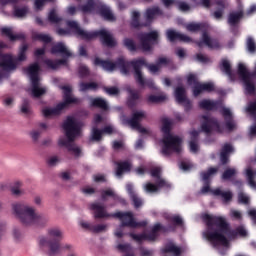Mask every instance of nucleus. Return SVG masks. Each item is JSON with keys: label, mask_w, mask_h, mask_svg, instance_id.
<instances>
[{"label": "nucleus", "mask_w": 256, "mask_h": 256, "mask_svg": "<svg viewBox=\"0 0 256 256\" xmlns=\"http://www.w3.org/2000/svg\"><path fill=\"white\" fill-rule=\"evenodd\" d=\"M203 219L207 225L206 238L213 247H229V239H237V237H247V230L243 226H238L235 230L231 229V225L225 217L213 216L205 214ZM227 235V236H225Z\"/></svg>", "instance_id": "f257e3e1"}, {"label": "nucleus", "mask_w": 256, "mask_h": 256, "mask_svg": "<svg viewBox=\"0 0 256 256\" xmlns=\"http://www.w3.org/2000/svg\"><path fill=\"white\" fill-rule=\"evenodd\" d=\"M91 211H94V218L96 219H107V217H114L121 221L120 227H130L131 229H137V227H147V222L135 221L133 212H115L114 214L107 213V209L104 205L99 202L92 203L90 205Z\"/></svg>", "instance_id": "f03ea898"}, {"label": "nucleus", "mask_w": 256, "mask_h": 256, "mask_svg": "<svg viewBox=\"0 0 256 256\" xmlns=\"http://www.w3.org/2000/svg\"><path fill=\"white\" fill-rule=\"evenodd\" d=\"M12 209L20 223L26 227L31 225H34L35 227H45V225L49 223V218L47 216L35 213V209L28 205L16 203L12 205Z\"/></svg>", "instance_id": "7ed1b4c3"}, {"label": "nucleus", "mask_w": 256, "mask_h": 256, "mask_svg": "<svg viewBox=\"0 0 256 256\" xmlns=\"http://www.w3.org/2000/svg\"><path fill=\"white\" fill-rule=\"evenodd\" d=\"M63 129L67 138H60L58 145L60 147H66L69 153H73L75 157H81V148L75 145V137L81 133V127L79 122H76L75 118L68 116L63 123Z\"/></svg>", "instance_id": "20e7f679"}, {"label": "nucleus", "mask_w": 256, "mask_h": 256, "mask_svg": "<svg viewBox=\"0 0 256 256\" xmlns=\"http://www.w3.org/2000/svg\"><path fill=\"white\" fill-rule=\"evenodd\" d=\"M67 26L69 27V29H72V31H74L77 37L83 39V41H91L92 39L99 37L104 47H117V40H115V38H113V35H111V33H109L105 29L87 32L83 30L81 26H79V23L73 20L68 21Z\"/></svg>", "instance_id": "39448f33"}, {"label": "nucleus", "mask_w": 256, "mask_h": 256, "mask_svg": "<svg viewBox=\"0 0 256 256\" xmlns=\"http://www.w3.org/2000/svg\"><path fill=\"white\" fill-rule=\"evenodd\" d=\"M49 239L42 237L40 238V245L48 247V255L54 256L61 253V249H72V245L66 244L61 246V239H63V232L59 228H50L48 229Z\"/></svg>", "instance_id": "423d86ee"}, {"label": "nucleus", "mask_w": 256, "mask_h": 256, "mask_svg": "<svg viewBox=\"0 0 256 256\" xmlns=\"http://www.w3.org/2000/svg\"><path fill=\"white\" fill-rule=\"evenodd\" d=\"M162 132L166 135L162 140L163 155H171L172 152L181 153V143L183 140L178 136L171 135V121L167 118L162 120Z\"/></svg>", "instance_id": "0eeeda50"}, {"label": "nucleus", "mask_w": 256, "mask_h": 256, "mask_svg": "<svg viewBox=\"0 0 256 256\" xmlns=\"http://www.w3.org/2000/svg\"><path fill=\"white\" fill-rule=\"evenodd\" d=\"M94 65L102 67L105 71H115L119 69L123 75H129V68L131 67V61L125 60V57L120 56L115 62L110 60H101L97 57L94 59Z\"/></svg>", "instance_id": "6e6552de"}, {"label": "nucleus", "mask_w": 256, "mask_h": 256, "mask_svg": "<svg viewBox=\"0 0 256 256\" xmlns=\"http://www.w3.org/2000/svg\"><path fill=\"white\" fill-rule=\"evenodd\" d=\"M32 85V97H35L36 99H39V97H42V95H45L47 93V90L45 88L39 87V71H41V66H39L38 62H35L31 64L26 69Z\"/></svg>", "instance_id": "1a4fd4ad"}, {"label": "nucleus", "mask_w": 256, "mask_h": 256, "mask_svg": "<svg viewBox=\"0 0 256 256\" xmlns=\"http://www.w3.org/2000/svg\"><path fill=\"white\" fill-rule=\"evenodd\" d=\"M131 67L134 70V79L140 87H148L149 89H155V82L153 79H145L143 77V72L141 71V67L145 64V58H138L130 61Z\"/></svg>", "instance_id": "9d476101"}, {"label": "nucleus", "mask_w": 256, "mask_h": 256, "mask_svg": "<svg viewBox=\"0 0 256 256\" xmlns=\"http://www.w3.org/2000/svg\"><path fill=\"white\" fill-rule=\"evenodd\" d=\"M187 83L188 85H194L192 87L194 97H199L201 93H213V91H215V84H213V82L201 83L195 74L188 75Z\"/></svg>", "instance_id": "9b49d317"}, {"label": "nucleus", "mask_w": 256, "mask_h": 256, "mask_svg": "<svg viewBox=\"0 0 256 256\" xmlns=\"http://www.w3.org/2000/svg\"><path fill=\"white\" fill-rule=\"evenodd\" d=\"M140 48L144 52H149L153 49V45H159V32L153 30L150 32L141 33L138 36Z\"/></svg>", "instance_id": "f8f14e48"}, {"label": "nucleus", "mask_w": 256, "mask_h": 256, "mask_svg": "<svg viewBox=\"0 0 256 256\" xmlns=\"http://www.w3.org/2000/svg\"><path fill=\"white\" fill-rule=\"evenodd\" d=\"M194 43L199 49H202L204 45L208 47V49H221L219 40L217 38H211L207 32H203L201 39L194 41Z\"/></svg>", "instance_id": "ddd939ff"}, {"label": "nucleus", "mask_w": 256, "mask_h": 256, "mask_svg": "<svg viewBox=\"0 0 256 256\" xmlns=\"http://www.w3.org/2000/svg\"><path fill=\"white\" fill-rule=\"evenodd\" d=\"M203 122L201 124V129L204 133H211V131H217L221 133V124L217 118L209 117L207 115L202 116Z\"/></svg>", "instance_id": "4468645a"}, {"label": "nucleus", "mask_w": 256, "mask_h": 256, "mask_svg": "<svg viewBox=\"0 0 256 256\" xmlns=\"http://www.w3.org/2000/svg\"><path fill=\"white\" fill-rule=\"evenodd\" d=\"M243 15L244 13L242 10L229 13L227 23L230 26V31L233 35H237V25L241 23Z\"/></svg>", "instance_id": "2eb2a0df"}, {"label": "nucleus", "mask_w": 256, "mask_h": 256, "mask_svg": "<svg viewBox=\"0 0 256 256\" xmlns=\"http://www.w3.org/2000/svg\"><path fill=\"white\" fill-rule=\"evenodd\" d=\"M145 117H147L145 111H136L132 114L131 118H124L123 123L124 125H129L132 129H138Z\"/></svg>", "instance_id": "dca6fc26"}, {"label": "nucleus", "mask_w": 256, "mask_h": 256, "mask_svg": "<svg viewBox=\"0 0 256 256\" xmlns=\"http://www.w3.org/2000/svg\"><path fill=\"white\" fill-rule=\"evenodd\" d=\"M166 37L170 43H175V41H180L181 43H193L192 37L176 32L173 29L167 30Z\"/></svg>", "instance_id": "f3484780"}, {"label": "nucleus", "mask_w": 256, "mask_h": 256, "mask_svg": "<svg viewBox=\"0 0 256 256\" xmlns=\"http://www.w3.org/2000/svg\"><path fill=\"white\" fill-rule=\"evenodd\" d=\"M221 115L224 118L227 131H235V129H237V123L235 122V119H233V113H231V110L224 107L221 110Z\"/></svg>", "instance_id": "a211bd4d"}, {"label": "nucleus", "mask_w": 256, "mask_h": 256, "mask_svg": "<svg viewBox=\"0 0 256 256\" xmlns=\"http://www.w3.org/2000/svg\"><path fill=\"white\" fill-rule=\"evenodd\" d=\"M161 15H163V10H161L159 6L147 8L144 13V17L146 19V23H148V27L153 23V21H155L156 17H161Z\"/></svg>", "instance_id": "6ab92c4d"}, {"label": "nucleus", "mask_w": 256, "mask_h": 256, "mask_svg": "<svg viewBox=\"0 0 256 256\" xmlns=\"http://www.w3.org/2000/svg\"><path fill=\"white\" fill-rule=\"evenodd\" d=\"M0 67L4 71H13L17 69V64L13 61V56L11 54H4L0 57Z\"/></svg>", "instance_id": "aec40b11"}, {"label": "nucleus", "mask_w": 256, "mask_h": 256, "mask_svg": "<svg viewBox=\"0 0 256 256\" xmlns=\"http://www.w3.org/2000/svg\"><path fill=\"white\" fill-rule=\"evenodd\" d=\"M126 91L129 94L127 98V106L129 109H135V107H137V101L141 99V94L132 88H127Z\"/></svg>", "instance_id": "412c9836"}, {"label": "nucleus", "mask_w": 256, "mask_h": 256, "mask_svg": "<svg viewBox=\"0 0 256 256\" xmlns=\"http://www.w3.org/2000/svg\"><path fill=\"white\" fill-rule=\"evenodd\" d=\"M129 236L134 240L137 241V243H142L143 241H155L157 237H159L158 234H155V232H150L148 234H134L130 233Z\"/></svg>", "instance_id": "4be33fe9"}, {"label": "nucleus", "mask_w": 256, "mask_h": 256, "mask_svg": "<svg viewBox=\"0 0 256 256\" xmlns=\"http://www.w3.org/2000/svg\"><path fill=\"white\" fill-rule=\"evenodd\" d=\"M1 35L7 37L9 41H25V34H13V29L11 28H1Z\"/></svg>", "instance_id": "5701e85b"}, {"label": "nucleus", "mask_w": 256, "mask_h": 256, "mask_svg": "<svg viewBox=\"0 0 256 256\" xmlns=\"http://www.w3.org/2000/svg\"><path fill=\"white\" fill-rule=\"evenodd\" d=\"M62 91H64V101L61 102L64 106L73 105L79 103V99L71 96V92L73 91L70 86H62Z\"/></svg>", "instance_id": "b1692460"}, {"label": "nucleus", "mask_w": 256, "mask_h": 256, "mask_svg": "<svg viewBox=\"0 0 256 256\" xmlns=\"http://www.w3.org/2000/svg\"><path fill=\"white\" fill-rule=\"evenodd\" d=\"M66 107L65 104L59 103L54 108H44L42 113L46 119L49 117H57V115H59Z\"/></svg>", "instance_id": "393cba45"}, {"label": "nucleus", "mask_w": 256, "mask_h": 256, "mask_svg": "<svg viewBox=\"0 0 256 256\" xmlns=\"http://www.w3.org/2000/svg\"><path fill=\"white\" fill-rule=\"evenodd\" d=\"M141 13L138 11H133L132 12V18L130 21V27L132 29H141L142 27H149V23L146 22H141Z\"/></svg>", "instance_id": "a878e982"}, {"label": "nucleus", "mask_w": 256, "mask_h": 256, "mask_svg": "<svg viewBox=\"0 0 256 256\" xmlns=\"http://www.w3.org/2000/svg\"><path fill=\"white\" fill-rule=\"evenodd\" d=\"M220 70L222 73H225L227 75L228 79L230 81H235L237 79V76H235V73H233V70L231 69V63L227 59H223L220 64Z\"/></svg>", "instance_id": "bb28decb"}, {"label": "nucleus", "mask_w": 256, "mask_h": 256, "mask_svg": "<svg viewBox=\"0 0 256 256\" xmlns=\"http://www.w3.org/2000/svg\"><path fill=\"white\" fill-rule=\"evenodd\" d=\"M214 3L217 5L216 11L213 13V17L215 19H223V15L225 13V9H227V0H215Z\"/></svg>", "instance_id": "cd10ccee"}, {"label": "nucleus", "mask_w": 256, "mask_h": 256, "mask_svg": "<svg viewBox=\"0 0 256 256\" xmlns=\"http://www.w3.org/2000/svg\"><path fill=\"white\" fill-rule=\"evenodd\" d=\"M50 53L52 55H57L60 53V55L64 56V57H71V53L67 50V47L65 46V44H63V42H58L56 43L54 46H52Z\"/></svg>", "instance_id": "c85d7f7f"}, {"label": "nucleus", "mask_w": 256, "mask_h": 256, "mask_svg": "<svg viewBox=\"0 0 256 256\" xmlns=\"http://www.w3.org/2000/svg\"><path fill=\"white\" fill-rule=\"evenodd\" d=\"M233 146L229 143L224 144L220 152V161L222 165L229 163V154L233 153Z\"/></svg>", "instance_id": "c756f323"}, {"label": "nucleus", "mask_w": 256, "mask_h": 256, "mask_svg": "<svg viewBox=\"0 0 256 256\" xmlns=\"http://www.w3.org/2000/svg\"><path fill=\"white\" fill-rule=\"evenodd\" d=\"M90 107L101 109L102 111H109V104L107 103V100L101 97L91 98Z\"/></svg>", "instance_id": "7c9ffc66"}, {"label": "nucleus", "mask_w": 256, "mask_h": 256, "mask_svg": "<svg viewBox=\"0 0 256 256\" xmlns=\"http://www.w3.org/2000/svg\"><path fill=\"white\" fill-rule=\"evenodd\" d=\"M80 225L82 229H87L92 233H102V231H105V229H107V225L105 224L94 225L89 222H81Z\"/></svg>", "instance_id": "2f4dec72"}, {"label": "nucleus", "mask_w": 256, "mask_h": 256, "mask_svg": "<svg viewBox=\"0 0 256 256\" xmlns=\"http://www.w3.org/2000/svg\"><path fill=\"white\" fill-rule=\"evenodd\" d=\"M116 167V175L117 177H121L123 173H129L131 171V162L129 161H120L115 162Z\"/></svg>", "instance_id": "473e14b6"}, {"label": "nucleus", "mask_w": 256, "mask_h": 256, "mask_svg": "<svg viewBox=\"0 0 256 256\" xmlns=\"http://www.w3.org/2000/svg\"><path fill=\"white\" fill-rule=\"evenodd\" d=\"M190 135V151L192 153H197V151H199V131L193 130L190 132Z\"/></svg>", "instance_id": "72a5a7b5"}, {"label": "nucleus", "mask_w": 256, "mask_h": 256, "mask_svg": "<svg viewBox=\"0 0 256 256\" xmlns=\"http://www.w3.org/2000/svg\"><path fill=\"white\" fill-rule=\"evenodd\" d=\"M219 105H221L219 101L213 102L207 99L201 100L199 102L200 109H204L205 111H213L214 109H218Z\"/></svg>", "instance_id": "f704fd0d"}, {"label": "nucleus", "mask_w": 256, "mask_h": 256, "mask_svg": "<svg viewBox=\"0 0 256 256\" xmlns=\"http://www.w3.org/2000/svg\"><path fill=\"white\" fill-rule=\"evenodd\" d=\"M215 197H222L224 203H229L233 200V193L231 191L224 192L221 189L217 188L212 191Z\"/></svg>", "instance_id": "c9c22d12"}, {"label": "nucleus", "mask_w": 256, "mask_h": 256, "mask_svg": "<svg viewBox=\"0 0 256 256\" xmlns=\"http://www.w3.org/2000/svg\"><path fill=\"white\" fill-rule=\"evenodd\" d=\"M44 63L46 64V66L48 67V69H59V67H61V65H67V59L66 58H62L59 60H51V59H45Z\"/></svg>", "instance_id": "e433bc0d"}, {"label": "nucleus", "mask_w": 256, "mask_h": 256, "mask_svg": "<svg viewBox=\"0 0 256 256\" xmlns=\"http://www.w3.org/2000/svg\"><path fill=\"white\" fill-rule=\"evenodd\" d=\"M99 14L106 21H115V16L113 15V12H111V9H109V7L105 5L99 7Z\"/></svg>", "instance_id": "4c0bfd02"}, {"label": "nucleus", "mask_w": 256, "mask_h": 256, "mask_svg": "<svg viewBox=\"0 0 256 256\" xmlns=\"http://www.w3.org/2000/svg\"><path fill=\"white\" fill-rule=\"evenodd\" d=\"M99 84L97 82H81L79 84V91L85 93V91H97Z\"/></svg>", "instance_id": "58836bf2"}, {"label": "nucleus", "mask_w": 256, "mask_h": 256, "mask_svg": "<svg viewBox=\"0 0 256 256\" xmlns=\"http://www.w3.org/2000/svg\"><path fill=\"white\" fill-rule=\"evenodd\" d=\"M175 99L177 103H183L187 99V91L185 90V87L183 86L176 87Z\"/></svg>", "instance_id": "ea45409f"}, {"label": "nucleus", "mask_w": 256, "mask_h": 256, "mask_svg": "<svg viewBox=\"0 0 256 256\" xmlns=\"http://www.w3.org/2000/svg\"><path fill=\"white\" fill-rule=\"evenodd\" d=\"M123 45L128 51H130V53H135L139 49V47H137V44L135 43V40L131 38H124Z\"/></svg>", "instance_id": "a19ab883"}, {"label": "nucleus", "mask_w": 256, "mask_h": 256, "mask_svg": "<svg viewBox=\"0 0 256 256\" xmlns=\"http://www.w3.org/2000/svg\"><path fill=\"white\" fill-rule=\"evenodd\" d=\"M217 171H219L218 168H213V167H210L206 172H201L200 173V177H202V181L204 183H211V176L212 175H215V173H217Z\"/></svg>", "instance_id": "79ce46f5"}, {"label": "nucleus", "mask_w": 256, "mask_h": 256, "mask_svg": "<svg viewBox=\"0 0 256 256\" xmlns=\"http://www.w3.org/2000/svg\"><path fill=\"white\" fill-rule=\"evenodd\" d=\"M186 29L190 33H199V31H203L205 29V24L192 22L186 25Z\"/></svg>", "instance_id": "37998d69"}, {"label": "nucleus", "mask_w": 256, "mask_h": 256, "mask_svg": "<svg viewBox=\"0 0 256 256\" xmlns=\"http://www.w3.org/2000/svg\"><path fill=\"white\" fill-rule=\"evenodd\" d=\"M246 113L256 122V100L248 103Z\"/></svg>", "instance_id": "c03bdc74"}, {"label": "nucleus", "mask_w": 256, "mask_h": 256, "mask_svg": "<svg viewBox=\"0 0 256 256\" xmlns=\"http://www.w3.org/2000/svg\"><path fill=\"white\" fill-rule=\"evenodd\" d=\"M164 253H173L174 256H181V248H179L178 246H175L174 244H169L167 245L164 250Z\"/></svg>", "instance_id": "a18cd8bd"}, {"label": "nucleus", "mask_w": 256, "mask_h": 256, "mask_svg": "<svg viewBox=\"0 0 256 256\" xmlns=\"http://www.w3.org/2000/svg\"><path fill=\"white\" fill-rule=\"evenodd\" d=\"M78 9H80L82 13H91V11L95 10V1L89 0L86 4L80 6Z\"/></svg>", "instance_id": "49530a36"}, {"label": "nucleus", "mask_w": 256, "mask_h": 256, "mask_svg": "<svg viewBox=\"0 0 256 256\" xmlns=\"http://www.w3.org/2000/svg\"><path fill=\"white\" fill-rule=\"evenodd\" d=\"M32 39L34 41H42V43H51L52 38L47 34L36 33L33 34Z\"/></svg>", "instance_id": "de8ad7c7"}, {"label": "nucleus", "mask_w": 256, "mask_h": 256, "mask_svg": "<svg viewBox=\"0 0 256 256\" xmlns=\"http://www.w3.org/2000/svg\"><path fill=\"white\" fill-rule=\"evenodd\" d=\"M236 175L237 170L235 168H228L223 172L222 179L224 181H229V179H232V177H235Z\"/></svg>", "instance_id": "09e8293b"}, {"label": "nucleus", "mask_w": 256, "mask_h": 256, "mask_svg": "<svg viewBox=\"0 0 256 256\" xmlns=\"http://www.w3.org/2000/svg\"><path fill=\"white\" fill-rule=\"evenodd\" d=\"M246 177L248 179V183L250 187H253L254 189H256L255 172H253L251 168H248L246 170Z\"/></svg>", "instance_id": "8fccbe9b"}, {"label": "nucleus", "mask_w": 256, "mask_h": 256, "mask_svg": "<svg viewBox=\"0 0 256 256\" xmlns=\"http://www.w3.org/2000/svg\"><path fill=\"white\" fill-rule=\"evenodd\" d=\"M166 99L165 95H150L147 98V103H163Z\"/></svg>", "instance_id": "3c124183"}, {"label": "nucleus", "mask_w": 256, "mask_h": 256, "mask_svg": "<svg viewBox=\"0 0 256 256\" xmlns=\"http://www.w3.org/2000/svg\"><path fill=\"white\" fill-rule=\"evenodd\" d=\"M48 21L50 23H61L63 19L57 16V10L52 9L48 14Z\"/></svg>", "instance_id": "603ef678"}, {"label": "nucleus", "mask_w": 256, "mask_h": 256, "mask_svg": "<svg viewBox=\"0 0 256 256\" xmlns=\"http://www.w3.org/2000/svg\"><path fill=\"white\" fill-rule=\"evenodd\" d=\"M246 49L249 53H256V44L253 37H248L246 40Z\"/></svg>", "instance_id": "864d4df0"}, {"label": "nucleus", "mask_w": 256, "mask_h": 256, "mask_svg": "<svg viewBox=\"0 0 256 256\" xmlns=\"http://www.w3.org/2000/svg\"><path fill=\"white\" fill-rule=\"evenodd\" d=\"M23 184L20 181H17L14 183V186L11 187V193L12 195H15L16 197H19L20 195H23V192L21 191V186Z\"/></svg>", "instance_id": "5fc2aeb1"}, {"label": "nucleus", "mask_w": 256, "mask_h": 256, "mask_svg": "<svg viewBox=\"0 0 256 256\" xmlns=\"http://www.w3.org/2000/svg\"><path fill=\"white\" fill-rule=\"evenodd\" d=\"M103 138V130H99V128L94 127L92 129V141H101Z\"/></svg>", "instance_id": "6e6d98bb"}, {"label": "nucleus", "mask_w": 256, "mask_h": 256, "mask_svg": "<svg viewBox=\"0 0 256 256\" xmlns=\"http://www.w3.org/2000/svg\"><path fill=\"white\" fill-rule=\"evenodd\" d=\"M27 49H29V46H27V44H24L19 51L18 57H17V61H25L27 59Z\"/></svg>", "instance_id": "4d7b16f0"}, {"label": "nucleus", "mask_w": 256, "mask_h": 256, "mask_svg": "<svg viewBox=\"0 0 256 256\" xmlns=\"http://www.w3.org/2000/svg\"><path fill=\"white\" fill-rule=\"evenodd\" d=\"M102 89L104 92H106L107 95H110V96L119 95L120 93L119 88L115 86H112V87L103 86Z\"/></svg>", "instance_id": "13d9d810"}, {"label": "nucleus", "mask_w": 256, "mask_h": 256, "mask_svg": "<svg viewBox=\"0 0 256 256\" xmlns=\"http://www.w3.org/2000/svg\"><path fill=\"white\" fill-rule=\"evenodd\" d=\"M130 199L135 207V209H139L143 205V200L139 197L138 194H134L130 196Z\"/></svg>", "instance_id": "bf43d9fd"}, {"label": "nucleus", "mask_w": 256, "mask_h": 256, "mask_svg": "<svg viewBox=\"0 0 256 256\" xmlns=\"http://www.w3.org/2000/svg\"><path fill=\"white\" fill-rule=\"evenodd\" d=\"M176 5L179 11H182L183 13H187V11H191V6L187 2L177 1Z\"/></svg>", "instance_id": "052dcab7"}, {"label": "nucleus", "mask_w": 256, "mask_h": 256, "mask_svg": "<svg viewBox=\"0 0 256 256\" xmlns=\"http://www.w3.org/2000/svg\"><path fill=\"white\" fill-rule=\"evenodd\" d=\"M169 221H171V223H174V225L176 227H181L183 226V218H181V216L179 215H174V216H171L169 218Z\"/></svg>", "instance_id": "680f3d73"}, {"label": "nucleus", "mask_w": 256, "mask_h": 256, "mask_svg": "<svg viewBox=\"0 0 256 256\" xmlns=\"http://www.w3.org/2000/svg\"><path fill=\"white\" fill-rule=\"evenodd\" d=\"M156 187H158V190L163 188L169 189V187H171V184L165 181V179L163 178H158V180L156 181Z\"/></svg>", "instance_id": "e2e57ef3"}, {"label": "nucleus", "mask_w": 256, "mask_h": 256, "mask_svg": "<svg viewBox=\"0 0 256 256\" xmlns=\"http://www.w3.org/2000/svg\"><path fill=\"white\" fill-rule=\"evenodd\" d=\"M78 73L80 79H85V77H89V68L87 66H80L78 68Z\"/></svg>", "instance_id": "0e129e2a"}, {"label": "nucleus", "mask_w": 256, "mask_h": 256, "mask_svg": "<svg viewBox=\"0 0 256 256\" xmlns=\"http://www.w3.org/2000/svg\"><path fill=\"white\" fill-rule=\"evenodd\" d=\"M28 11L29 10L27 9V7L16 8L14 10V15H15V17H25V15H27Z\"/></svg>", "instance_id": "69168bd1"}, {"label": "nucleus", "mask_w": 256, "mask_h": 256, "mask_svg": "<svg viewBox=\"0 0 256 256\" xmlns=\"http://www.w3.org/2000/svg\"><path fill=\"white\" fill-rule=\"evenodd\" d=\"M145 190L147 193H157V191H159L157 184H153L151 182L145 185Z\"/></svg>", "instance_id": "338daca9"}, {"label": "nucleus", "mask_w": 256, "mask_h": 256, "mask_svg": "<svg viewBox=\"0 0 256 256\" xmlns=\"http://www.w3.org/2000/svg\"><path fill=\"white\" fill-rule=\"evenodd\" d=\"M21 113H24V115L29 114V99H24L22 106H21Z\"/></svg>", "instance_id": "774afa93"}]
</instances>
